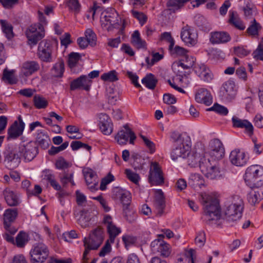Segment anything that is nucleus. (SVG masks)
<instances>
[{"label": "nucleus", "mask_w": 263, "mask_h": 263, "mask_svg": "<svg viewBox=\"0 0 263 263\" xmlns=\"http://www.w3.org/2000/svg\"><path fill=\"white\" fill-rule=\"evenodd\" d=\"M85 38L89 42L91 46L94 47L96 45L97 35L91 29L88 28L85 30Z\"/></svg>", "instance_id": "nucleus-50"}, {"label": "nucleus", "mask_w": 263, "mask_h": 263, "mask_svg": "<svg viewBox=\"0 0 263 263\" xmlns=\"http://www.w3.org/2000/svg\"><path fill=\"white\" fill-rule=\"evenodd\" d=\"M161 39L162 40H165L166 42L169 43L168 49L170 51L173 50V47L175 45V41L172 37L171 34L170 32H165L161 34Z\"/></svg>", "instance_id": "nucleus-59"}, {"label": "nucleus", "mask_w": 263, "mask_h": 263, "mask_svg": "<svg viewBox=\"0 0 263 263\" xmlns=\"http://www.w3.org/2000/svg\"><path fill=\"white\" fill-rule=\"evenodd\" d=\"M81 59V55L77 52H71L69 54L68 65L70 68L74 67Z\"/></svg>", "instance_id": "nucleus-54"}, {"label": "nucleus", "mask_w": 263, "mask_h": 263, "mask_svg": "<svg viewBox=\"0 0 263 263\" xmlns=\"http://www.w3.org/2000/svg\"><path fill=\"white\" fill-rule=\"evenodd\" d=\"M99 125L101 132L105 135H110L113 130V124L111 119L105 113L98 115Z\"/></svg>", "instance_id": "nucleus-18"}, {"label": "nucleus", "mask_w": 263, "mask_h": 263, "mask_svg": "<svg viewBox=\"0 0 263 263\" xmlns=\"http://www.w3.org/2000/svg\"><path fill=\"white\" fill-rule=\"evenodd\" d=\"M202 149L199 147H195L190 149L186 155L187 163L191 167H199L200 161L203 158H205L204 156Z\"/></svg>", "instance_id": "nucleus-15"}, {"label": "nucleus", "mask_w": 263, "mask_h": 263, "mask_svg": "<svg viewBox=\"0 0 263 263\" xmlns=\"http://www.w3.org/2000/svg\"><path fill=\"white\" fill-rule=\"evenodd\" d=\"M180 35L182 41L188 46H193L197 42V34L188 25L182 28Z\"/></svg>", "instance_id": "nucleus-17"}, {"label": "nucleus", "mask_w": 263, "mask_h": 263, "mask_svg": "<svg viewBox=\"0 0 263 263\" xmlns=\"http://www.w3.org/2000/svg\"><path fill=\"white\" fill-rule=\"evenodd\" d=\"M210 155L214 159L219 160L224 155V148L220 140L214 139L210 142Z\"/></svg>", "instance_id": "nucleus-19"}, {"label": "nucleus", "mask_w": 263, "mask_h": 263, "mask_svg": "<svg viewBox=\"0 0 263 263\" xmlns=\"http://www.w3.org/2000/svg\"><path fill=\"white\" fill-rule=\"evenodd\" d=\"M221 92L223 97L228 100L234 99L236 94L235 84L232 81H228L222 85Z\"/></svg>", "instance_id": "nucleus-29"}, {"label": "nucleus", "mask_w": 263, "mask_h": 263, "mask_svg": "<svg viewBox=\"0 0 263 263\" xmlns=\"http://www.w3.org/2000/svg\"><path fill=\"white\" fill-rule=\"evenodd\" d=\"M122 240L125 245L126 248L132 245H134L137 242V238L131 235H124L122 236Z\"/></svg>", "instance_id": "nucleus-60"}, {"label": "nucleus", "mask_w": 263, "mask_h": 263, "mask_svg": "<svg viewBox=\"0 0 263 263\" xmlns=\"http://www.w3.org/2000/svg\"><path fill=\"white\" fill-rule=\"evenodd\" d=\"M230 34L224 31H215L210 33V41L212 44H224L231 40Z\"/></svg>", "instance_id": "nucleus-26"}, {"label": "nucleus", "mask_w": 263, "mask_h": 263, "mask_svg": "<svg viewBox=\"0 0 263 263\" xmlns=\"http://www.w3.org/2000/svg\"><path fill=\"white\" fill-rule=\"evenodd\" d=\"M18 152L21 157H23L26 161L32 160L38 154V148L35 142H21L18 145Z\"/></svg>", "instance_id": "nucleus-8"}, {"label": "nucleus", "mask_w": 263, "mask_h": 263, "mask_svg": "<svg viewBox=\"0 0 263 263\" xmlns=\"http://www.w3.org/2000/svg\"><path fill=\"white\" fill-rule=\"evenodd\" d=\"M199 168L202 174L210 179H218L222 176L218 166L212 165L209 159L203 158L200 161Z\"/></svg>", "instance_id": "nucleus-9"}, {"label": "nucleus", "mask_w": 263, "mask_h": 263, "mask_svg": "<svg viewBox=\"0 0 263 263\" xmlns=\"http://www.w3.org/2000/svg\"><path fill=\"white\" fill-rule=\"evenodd\" d=\"M28 235L23 231H21L17 235L15 239V245L19 248L24 247L28 242Z\"/></svg>", "instance_id": "nucleus-47"}, {"label": "nucleus", "mask_w": 263, "mask_h": 263, "mask_svg": "<svg viewBox=\"0 0 263 263\" xmlns=\"http://www.w3.org/2000/svg\"><path fill=\"white\" fill-rule=\"evenodd\" d=\"M204 180L202 177L198 174H192L190 175L189 180V184L192 187L196 189L197 187L201 188L204 184Z\"/></svg>", "instance_id": "nucleus-37"}, {"label": "nucleus", "mask_w": 263, "mask_h": 263, "mask_svg": "<svg viewBox=\"0 0 263 263\" xmlns=\"http://www.w3.org/2000/svg\"><path fill=\"white\" fill-rule=\"evenodd\" d=\"M197 102L203 103L207 106L210 105L212 103V97L211 93L205 89H200L198 90L195 96Z\"/></svg>", "instance_id": "nucleus-31"}, {"label": "nucleus", "mask_w": 263, "mask_h": 263, "mask_svg": "<svg viewBox=\"0 0 263 263\" xmlns=\"http://www.w3.org/2000/svg\"><path fill=\"white\" fill-rule=\"evenodd\" d=\"M67 5L70 9L76 13H78L80 10L81 5L78 0H69Z\"/></svg>", "instance_id": "nucleus-63"}, {"label": "nucleus", "mask_w": 263, "mask_h": 263, "mask_svg": "<svg viewBox=\"0 0 263 263\" xmlns=\"http://www.w3.org/2000/svg\"><path fill=\"white\" fill-rule=\"evenodd\" d=\"M0 24L1 25L2 29L4 33L6 34V37L8 39H11L13 36L12 31L13 27L12 25L7 21L1 20Z\"/></svg>", "instance_id": "nucleus-43"}, {"label": "nucleus", "mask_w": 263, "mask_h": 263, "mask_svg": "<svg viewBox=\"0 0 263 263\" xmlns=\"http://www.w3.org/2000/svg\"><path fill=\"white\" fill-rule=\"evenodd\" d=\"M17 216V210L16 209H7L4 214V227L6 231L12 234H15L17 229L12 226V223Z\"/></svg>", "instance_id": "nucleus-13"}, {"label": "nucleus", "mask_w": 263, "mask_h": 263, "mask_svg": "<svg viewBox=\"0 0 263 263\" xmlns=\"http://www.w3.org/2000/svg\"><path fill=\"white\" fill-rule=\"evenodd\" d=\"M86 183L87 185L91 184V183L97 181V175L96 173L91 168H86L83 171Z\"/></svg>", "instance_id": "nucleus-40"}, {"label": "nucleus", "mask_w": 263, "mask_h": 263, "mask_svg": "<svg viewBox=\"0 0 263 263\" xmlns=\"http://www.w3.org/2000/svg\"><path fill=\"white\" fill-rule=\"evenodd\" d=\"M140 137L143 140L145 145L149 149L150 153H154L155 152V145L154 143L142 135H140Z\"/></svg>", "instance_id": "nucleus-61"}, {"label": "nucleus", "mask_w": 263, "mask_h": 263, "mask_svg": "<svg viewBox=\"0 0 263 263\" xmlns=\"http://www.w3.org/2000/svg\"><path fill=\"white\" fill-rule=\"evenodd\" d=\"M91 83V81L88 78L87 76L82 75L71 82L70 89L71 90H74L82 88L85 90H89Z\"/></svg>", "instance_id": "nucleus-23"}, {"label": "nucleus", "mask_w": 263, "mask_h": 263, "mask_svg": "<svg viewBox=\"0 0 263 263\" xmlns=\"http://www.w3.org/2000/svg\"><path fill=\"white\" fill-rule=\"evenodd\" d=\"M18 120L19 123L15 121L8 129V139H16L23 134L25 128V123L20 116L18 117Z\"/></svg>", "instance_id": "nucleus-24"}, {"label": "nucleus", "mask_w": 263, "mask_h": 263, "mask_svg": "<svg viewBox=\"0 0 263 263\" xmlns=\"http://www.w3.org/2000/svg\"><path fill=\"white\" fill-rule=\"evenodd\" d=\"M114 195L117 198L120 199L124 208L129 206L131 202L132 196L130 192L120 187H116L114 190Z\"/></svg>", "instance_id": "nucleus-25"}, {"label": "nucleus", "mask_w": 263, "mask_h": 263, "mask_svg": "<svg viewBox=\"0 0 263 263\" xmlns=\"http://www.w3.org/2000/svg\"><path fill=\"white\" fill-rule=\"evenodd\" d=\"M148 181L152 185H161L164 183V178L163 172L158 162L151 163Z\"/></svg>", "instance_id": "nucleus-10"}, {"label": "nucleus", "mask_w": 263, "mask_h": 263, "mask_svg": "<svg viewBox=\"0 0 263 263\" xmlns=\"http://www.w3.org/2000/svg\"><path fill=\"white\" fill-rule=\"evenodd\" d=\"M230 160L233 165L242 166L247 164L249 157L243 151L236 149L231 152Z\"/></svg>", "instance_id": "nucleus-21"}, {"label": "nucleus", "mask_w": 263, "mask_h": 263, "mask_svg": "<svg viewBox=\"0 0 263 263\" xmlns=\"http://www.w3.org/2000/svg\"><path fill=\"white\" fill-rule=\"evenodd\" d=\"M172 138L175 142V148L171 152L172 160L177 161L180 159L185 158L191 147L190 137L185 134L179 135L174 133Z\"/></svg>", "instance_id": "nucleus-2"}, {"label": "nucleus", "mask_w": 263, "mask_h": 263, "mask_svg": "<svg viewBox=\"0 0 263 263\" xmlns=\"http://www.w3.org/2000/svg\"><path fill=\"white\" fill-rule=\"evenodd\" d=\"M108 102L111 105H115L119 99V93L114 87L110 86L106 90Z\"/></svg>", "instance_id": "nucleus-36"}, {"label": "nucleus", "mask_w": 263, "mask_h": 263, "mask_svg": "<svg viewBox=\"0 0 263 263\" xmlns=\"http://www.w3.org/2000/svg\"><path fill=\"white\" fill-rule=\"evenodd\" d=\"M131 13L133 16L139 21L141 25L146 23L147 17L143 13L134 10H131Z\"/></svg>", "instance_id": "nucleus-58"}, {"label": "nucleus", "mask_w": 263, "mask_h": 263, "mask_svg": "<svg viewBox=\"0 0 263 263\" xmlns=\"http://www.w3.org/2000/svg\"><path fill=\"white\" fill-rule=\"evenodd\" d=\"M232 126L234 128H244L246 133L249 136L253 134V126L252 124L246 119H241L236 116L232 118Z\"/></svg>", "instance_id": "nucleus-22"}, {"label": "nucleus", "mask_w": 263, "mask_h": 263, "mask_svg": "<svg viewBox=\"0 0 263 263\" xmlns=\"http://www.w3.org/2000/svg\"><path fill=\"white\" fill-rule=\"evenodd\" d=\"M205 234L203 231H200L197 233L195 238V242L197 246L199 247H203L205 242Z\"/></svg>", "instance_id": "nucleus-55"}, {"label": "nucleus", "mask_w": 263, "mask_h": 263, "mask_svg": "<svg viewBox=\"0 0 263 263\" xmlns=\"http://www.w3.org/2000/svg\"><path fill=\"white\" fill-rule=\"evenodd\" d=\"M5 200L8 205L15 206L18 205L19 199L17 194L10 189H6L4 191Z\"/></svg>", "instance_id": "nucleus-33"}, {"label": "nucleus", "mask_w": 263, "mask_h": 263, "mask_svg": "<svg viewBox=\"0 0 263 263\" xmlns=\"http://www.w3.org/2000/svg\"><path fill=\"white\" fill-rule=\"evenodd\" d=\"M151 248L153 254L163 257H167L171 253L170 245L164 241L162 238L153 241L151 244Z\"/></svg>", "instance_id": "nucleus-11"}, {"label": "nucleus", "mask_w": 263, "mask_h": 263, "mask_svg": "<svg viewBox=\"0 0 263 263\" xmlns=\"http://www.w3.org/2000/svg\"><path fill=\"white\" fill-rule=\"evenodd\" d=\"M73 214L76 217H78L77 222L82 228H86L89 226L90 218L87 210L83 209L78 211L76 208Z\"/></svg>", "instance_id": "nucleus-30"}, {"label": "nucleus", "mask_w": 263, "mask_h": 263, "mask_svg": "<svg viewBox=\"0 0 263 263\" xmlns=\"http://www.w3.org/2000/svg\"><path fill=\"white\" fill-rule=\"evenodd\" d=\"M261 26L256 22L255 19H253L251 22V25L247 29V32L251 36H256L258 34V30L261 29Z\"/></svg>", "instance_id": "nucleus-46"}, {"label": "nucleus", "mask_w": 263, "mask_h": 263, "mask_svg": "<svg viewBox=\"0 0 263 263\" xmlns=\"http://www.w3.org/2000/svg\"><path fill=\"white\" fill-rule=\"evenodd\" d=\"M262 198L259 191L252 190L247 195L248 201L251 205L258 203Z\"/></svg>", "instance_id": "nucleus-44"}, {"label": "nucleus", "mask_w": 263, "mask_h": 263, "mask_svg": "<svg viewBox=\"0 0 263 263\" xmlns=\"http://www.w3.org/2000/svg\"><path fill=\"white\" fill-rule=\"evenodd\" d=\"M65 70L64 63L62 60H59L51 69L52 75L54 77L61 78Z\"/></svg>", "instance_id": "nucleus-39"}, {"label": "nucleus", "mask_w": 263, "mask_h": 263, "mask_svg": "<svg viewBox=\"0 0 263 263\" xmlns=\"http://www.w3.org/2000/svg\"><path fill=\"white\" fill-rule=\"evenodd\" d=\"M196 73L204 81H210L212 79V75L205 65L202 64L195 68Z\"/></svg>", "instance_id": "nucleus-34"}, {"label": "nucleus", "mask_w": 263, "mask_h": 263, "mask_svg": "<svg viewBox=\"0 0 263 263\" xmlns=\"http://www.w3.org/2000/svg\"><path fill=\"white\" fill-rule=\"evenodd\" d=\"M101 79L104 81L115 82L118 80L117 72L111 70L108 72L104 73L101 76Z\"/></svg>", "instance_id": "nucleus-51"}, {"label": "nucleus", "mask_w": 263, "mask_h": 263, "mask_svg": "<svg viewBox=\"0 0 263 263\" xmlns=\"http://www.w3.org/2000/svg\"><path fill=\"white\" fill-rule=\"evenodd\" d=\"M9 263H28L26 257L22 254L14 255Z\"/></svg>", "instance_id": "nucleus-64"}, {"label": "nucleus", "mask_w": 263, "mask_h": 263, "mask_svg": "<svg viewBox=\"0 0 263 263\" xmlns=\"http://www.w3.org/2000/svg\"><path fill=\"white\" fill-rule=\"evenodd\" d=\"M34 106L37 109L45 108L48 105V101L40 95H35L33 98Z\"/></svg>", "instance_id": "nucleus-49"}, {"label": "nucleus", "mask_w": 263, "mask_h": 263, "mask_svg": "<svg viewBox=\"0 0 263 263\" xmlns=\"http://www.w3.org/2000/svg\"><path fill=\"white\" fill-rule=\"evenodd\" d=\"M124 129L120 130L116 135L115 139L120 145H125L129 138V143L133 144L136 138L135 133L127 125L124 126Z\"/></svg>", "instance_id": "nucleus-14"}, {"label": "nucleus", "mask_w": 263, "mask_h": 263, "mask_svg": "<svg viewBox=\"0 0 263 263\" xmlns=\"http://www.w3.org/2000/svg\"><path fill=\"white\" fill-rule=\"evenodd\" d=\"M132 44L137 48H145L146 43L144 40L141 39L140 34L138 30H135L132 36Z\"/></svg>", "instance_id": "nucleus-38"}, {"label": "nucleus", "mask_w": 263, "mask_h": 263, "mask_svg": "<svg viewBox=\"0 0 263 263\" xmlns=\"http://www.w3.org/2000/svg\"><path fill=\"white\" fill-rule=\"evenodd\" d=\"M208 110L214 111L221 115H227L228 114V109L224 106L218 104H215L212 107L209 108Z\"/></svg>", "instance_id": "nucleus-57"}, {"label": "nucleus", "mask_w": 263, "mask_h": 263, "mask_svg": "<svg viewBox=\"0 0 263 263\" xmlns=\"http://www.w3.org/2000/svg\"><path fill=\"white\" fill-rule=\"evenodd\" d=\"M36 142L43 149H47L50 143V139L47 133L43 130H38L36 133Z\"/></svg>", "instance_id": "nucleus-32"}, {"label": "nucleus", "mask_w": 263, "mask_h": 263, "mask_svg": "<svg viewBox=\"0 0 263 263\" xmlns=\"http://www.w3.org/2000/svg\"><path fill=\"white\" fill-rule=\"evenodd\" d=\"M242 206L240 204H232L230 205L225 212L224 220L231 225L242 216Z\"/></svg>", "instance_id": "nucleus-12"}, {"label": "nucleus", "mask_w": 263, "mask_h": 263, "mask_svg": "<svg viewBox=\"0 0 263 263\" xmlns=\"http://www.w3.org/2000/svg\"><path fill=\"white\" fill-rule=\"evenodd\" d=\"M184 259L189 262L196 263L195 251L192 249H190L185 252L184 258H180L178 259V261H182Z\"/></svg>", "instance_id": "nucleus-52"}, {"label": "nucleus", "mask_w": 263, "mask_h": 263, "mask_svg": "<svg viewBox=\"0 0 263 263\" xmlns=\"http://www.w3.org/2000/svg\"><path fill=\"white\" fill-rule=\"evenodd\" d=\"M107 233L109 235V240L111 243H114L115 238L121 233L120 228H117L115 224L107 228Z\"/></svg>", "instance_id": "nucleus-48"}, {"label": "nucleus", "mask_w": 263, "mask_h": 263, "mask_svg": "<svg viewBox=\"0 0 263 263\" xmlns=\"http://www.w3.org/2000/svg\"><path fill=\"white\" fill-rule=\"evenodd\" d=\"M52 46L49 41L43 40L41 42L38 47L39 58L43 61L50 62L51 58Z\"/></svg>", "instance_id": "nucleus-16"}, {"label": "nucleus", "mask_w": 263, "mask_h": 263, "mask_svg": "<svg viewBox=\"0 0 263 263\" xmlns=\"http://www.w3.org/2000/svg\"><path fill=\"white\" fill-rule=\"evenodd\" d=\"M25 34L28 44L34 46L45 36L44 26L41 23L31 25L26 30Z\"/></svg>", "instance_id": "nucleus-7"}, {"label": "nucleus", "mask_w": 263, "mask_h": 263, "mask_svg": "<svg viewBox=\"0 0 263 263\" xmlns=\"http://www.w3.org/2000/svg\"><path fill=\"white\" fill-rule=\"evenodd\" d=\"M229 23L237 29L243 30L245 29V25L240 21L237 12L230 10L229 11Z\"/></svg>", "instance_id": "nucleus-35"}, {"label": "nucleus", "mask_w": 263, "mask_h": 263, "mask_svg": "<svg viewBox=\"0 0 263 263\" xmlns=\"http://www.w3.org/2000/svg\"><path fill=\"white\" fill-rule=\"evenodd\" d=\"M123 210L124 216L128 222L133 223L136 221L137 216L133 209L128 206L124 208Z\"/></svg>", "instance_id": "nucleus-45"}, {"label": "nucleus", "mask_w": 263, "mask_h": 263, "mask_svg": "<svg viewBox=\"0 0 263 263\" xmlns=\"http://www.w3.org/2000/svg\"><path fill=\"white\" fill-rule=\"evenodd\" d=\"M244 179L250 188H259L263 186V167L259 165H252L246 170Z\"/></svg>", "instance_id": "nucleus-3"}, {"label": "nucleus", "mask_w": 263, "mask_h": 263, "mask_svg": "<svg viewBox=\"0 0 263 263\" xmlns=\"http://www.w3.org/2000/svg\"><path fill=\"white\" fill-rule=\"evenodd\" d=\"M40 69L39 63L35 61L25 62L21 68L22 73L26 77H29Z\"/></svg>", "instance_id": "nucleus-27"}, {"label": "nucleus", "mask_w": 263, "mask_h": 263, "mask_svg": "<svg viewBox=\"0 0 263 263\" xmlns=\"http://www.w3.org/2000/svg\"><path fill=\"white\" fill-rule=\"evenodd\" d=\"M117 16L116 13H112V15L110 13H106L101 18L102 27L108 31H110L115 27V25L118 23Z\"/></svg>", "instance_id": "nucleus-28"}, {"label": "nucleus", "mask_w": 263, "mask_h": 263, "mask_svg": "<svg viewBox=\"0 0 263 263\" xmlns=\"http://www.w3.org/2000/svg\"><path fill=\"white\" fill-rule=\"evenodd\" d=\"M194 63V58L186 54L179 61L178 65L182 67L184 69H188L193 66Z\"/></svg>", "instance_id": "nucleus-42"}, {"label": "nucleus", "mask_w": 263, "mask_h": 263, "mask_svg": "<svg viewBox=\"0 0 263 263\" xmlns=\"http://www.w3.org/2000/svg\"><path fill=\"white\" fill-rule=\"evenodd\" d=\"M4 162L10 169L17 167L21 161V157L18 152L17 146L9 144L4 152Z\"/></svg>", "instance_id": "nucleus-6"}, {"label": "nucleus", "mask_w": 263, "mask_h": 263, "mask_svg": "<svg viewBox=\"0 0 263 263\" xmlns=\"http://www.w3.org/2000/svg\"><path fill=\"white\" fill-rule=\"evenodd\" d=\"M201 202L203 206V219L208 224H211L220 218V208L217 199L208 194L201 196Z\"/></svg>", "instance_id": "nucleus-1"}, {"label": "nucleus", "mask_w": 263, "mask_h": 263, "mask_svg": "<svg viewBox=\"0 0 263 263\" xmlns=\"http://www.w3.org/2000/svg\"><path fill=\"white\" fill-rule=\"evenodd\" d=\"M157 83V80L152 73L147 74L142 80V83L150 89H154L156 86Z\"/></svg>", "instance_id": "nucleus-41"}, {"label": "nucleus", "mask_w": 263, "mask_h": 263, "mask_svg": "<svg viewBox=\"0 0 263 263\" xmlns=\"http://www.w3.org/2000/svg\"><path fill=\"white\" fill-rule=\"evenodd\" d=\"M49 254L48 247L43 242L34 243L29 252L30 263H44Z\"/></svg>", "instance_id": "nucleus-5"}, {"label": "nucleus", "mask_w": 263, "mask_h": 263, "mask_svg": "<svg viewBox=\"0 0 263 263\" xmlns=\"http://www.w3.org/2000/svg\"><path fill=\"white\" fill-rule=\"evenodd\" d=\"M69 142L68 141L63 143L60 146L58 147L51 146L48 151V154L50 155H54L59 152L65 149L68 146Z\"/></svg>", "instance_id": "nucleus-56"}, {"label": "nucleus", "mask_w": 263, "mask_h": 263, "mask_svg": "<svg viewBox=\"0 0 263 263\" xmlns=\"http://www.w3.org/2000/svg\"><path fill=\"white\" fill-rule=\"evenodd\" d=\"M104 239V233L102 229L97 228L95 229L88 237L83 239L85 250L83 255L84 262L88 259L87 255L90 250H97L101 246Z\"/></svg>", "instance_id": "nucleus-4"}, {"label": "nucleus", "mask_w": 263, "mask_h": 263, "mask_svg": "<svg viewBox=\"0 0 263 263\" xmlns=\"http://www.w3.org/2000/svg\"><path fill=\"white\" fill-rule=\"evenodd\" d=\"M13 71H9L5 69L3 72V79L10 84H13L16 83V79L13 77Z\"/></svg>", "instance_id": "nucleus-53"}, {"label": "nucleus", "mask_w": 263, "mask_h": 263, "mask_svg": "<svg viewBox=\"0 0 263 263\" xmlns=\"http://www.w3.org/2000/svg\"><path fill=\"white\" fill-rule=\"evenodd\" d=\"M154 205L156 215L158 217L162 216L164 214L166 205L164 194L161 190L155 191Z\"/></svg>", "instance_id": "nucleus-20"}, {"label": "nucleus", "mask_w": 263, "mask_h": 263, "mask_svg": "<svg viewBox=\"0 0 263 263\" xmlns=\"http://www.w3.org/2000/svg\"><path fill=\"white\" fill-rule=\"evenodd\" d=\"M125 174L129 180L136 184L138 182L140 179L138 174L129 169L125 170Z\"/></svg>", "instance_id": "nucleus-62"}]
</instances>
